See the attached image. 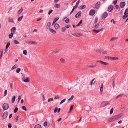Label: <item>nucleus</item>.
I'll use <instances>...</instances> for the list:
<instances>
[{"label":"nucleus","instance_id":"9d476101","mask_svg":"<svg viewBox=\"0 0 128 128\" xmlns=\"http://www.w3.org/2000/svg\"><path fill=\"white\" fill-rule=\"evenodd\" d=\"M122 115L123 114H121L115 116L116 120V119L121 117L122 116Z\"/></svg>","mask_w":128,"mask_h":128},{"label":"nucleus","instance_id":"a211bd4d","mask_svg":"<svg viewBox=\"0 0 128 128\" xmlns=\"http://www.w3.org/2000/svg\"><path fill=\"white\" fill-rule=\"evenodd\" d=\"M64 20H65V22L66 23H68V22L70 21V20L68 18L66 17L64 18Z\"/></svg>","mask_w":128,"mask_h":128},{"label":"nucleus","instance_id":"f8f14e48","mask_svg":"<svg viewBox=\"0 0 128 128\" xmlns=\"http://www.w3.org/2000/svg\"><path fill=\"white\" fill-rule=\"evenodd\" d=\"M27 42L32 44H37V43L36 42H33L32 41H28Z\"/></svg>","mask_w":128,"mask_h":128},{"label":"nucleus","instance_id":"6ab92c4d","mask_svg":"<svg viewBox=\"0 0 128 128\" xmlns=\"http://www.w3.org/2000/svg\"><path fill=\"white\" fill-rule=\"evenodd\" d=\"M49 30L50 32L54 34H55L56 33V31L52 28H49Z\"/></svg>","mask_w":128,"mask_h":128},{"label":"nucleus","instance_id":"f03ea898","mask_svg":"<svg viewBox=\"0 0 128 128\" xmlns=\"http://www.w3.org/2000/svg\"><path fill=\"white\" fill-rule=\"evenodd\" d=\"M8 113V112H4L2 116V118L4 119H5L7 117Z\"/></svg>","mask_w":128,"mask_h":128},{"label":"nucleus","instance_id":"f257e3e1","mask_svg":"<svg viewBox=\"0 0 128 128\" xmlns=\"http://www.w3.org/2000/svg\"><path fill=\"white\" fill-rule=\"evenodd\" d=\"M9 107L8 104L7 103H4L2 106L3 109L4 110H8Z\"/></svg>","mask_w":128,"mask_h":128},{"label":"nucleus","instance_id":"de8ad7c7","mask_svg":"<svg viewBox=\"0 0 128 128\" xmlns=\"http://www.w3.org/2000/svg\"><path fill=\"white\" fill-rule=\"evenodd\" d=\"M22 109L24 110L25 111H27V109L25 106H22Z\"/></svg>","mask_w":128,"mask_h":128},{"label":"nucleus","instance_id":"aec40b11","mask_svg":"<svg viewBox=\"0 0 128 128\" xmlns=\"http://www.w3.org/2000/svg\"><path fill=\"white\" fill-rule=\"evenodd\" d=\"M56 22V18H55L54 19V21L52 23V25L54 26V27L56 29V24H55Z\"/></svg>","mask_w":128,"mask_h":128},{"label":"nucleus","instance_id":"864d4df0","mask_svg":"<svg viewBox=\"0 0 128 128\" xmlns=\"http://www.w3.org/2000/svg\"><path fill=\"white\" fill-rule=\"evenodd\" d=\"M116 9L118 10H120V7L118 5H116Z\"/></svg>","mask_w":128,"mask_h":128},{"label":"nucleus","instance_id":"72a5a7b5","mask_svg":"<svg viewBox=\"0 0 128 128\" xmlns=\"http://www.w3.org/2000/svg\"><path fill=\"white\" fill-rule=\"evenodd\" d=\"M13 33H11L9 35V37L10 38H12L13 36Z\"/></svg>","mask_w":128,"mask_h":128},{"label":"nucleus","instance_id":"393cba45","mask_svg":"<svg viewBox=\"0 0 128 128\" xmlns=\"http://www.w3.org/2000/svg\"><path fill=\"white\" fill-rule=\"evenodd\" d=\"M16 97L15 96H14L12 98V103H14L15 102Z\"/></svg>","mask_w":128,"mask_h":128},{"label":"nucleus","instance_id":"c756f323","mask_svg":"<svg viewBox=\"0 0 128 128\" xmlns=\"http://www.w3.org/2000/svg\"><path fill=\"white\" fill-rule=\"evenodd\" d=\"M80 34H72V35L74 36H77V37H79L80 36H79V35H80Z\"/></svg>","mask_w":128,"mask_h":128},{"label":"nucleus","instance_id":"c85d7f7f","mask_svg":"<svg viewBox=\"0 0 128 128\" xmlns=\"http://www.w3.org/2000/svg\"><path fill=\"white\" fill-rule=\"evenodd\" d=\"M108 53V52L106 50H103L102 54H107Z\"/></svg>","mask_w":128,"mask_h":128},{"label":"nucleus","instance_id":"69168bd1","mask_svg":"<svg viewBox=\"0 0 128 128\" xmlns=\"http://www.w3.org/2000/svg\"><path fill=\"white\" fill-rule=\"evenodd\" d=\"M53 100V99L52 98H50L48 100V102H49L51 101H52Z\"/></svg>","mask_w":128,"mask_h":128},{"label":"nucleus","instance_id":"4d7b16f0","mask_svg":"<svg viewBox=\"0 0 128 128\" xmlns=\"http://www.w3.org/2000/svg\"><path fill=\"white\" fill-rule=\"evenodd\" d=\"M111 22L112 23V22H113V23L114 24H115L116 23V22L114 21V20L112 19L111 21Z\"/></svg>","mask_w":128,"mask_h":128},{"label":"nucleus","instance_id":"58836bf2","mask_svg":"<svg viewBox=\"0 0 128 128\" xmlns=\"http://www.w3.org/2000/svg\"><path fill=\"white\" fill-rule=\"evenodd\" d=\"M24 81L25 82H29V80L28 78H26L24 80Z\"/></svg>","mask_w":128,"mask_h":128},{"label":"nucleus","instance_id":"8fccbe9b","mask_svg":"<svg viewBox=\"0 0 128 128\" xmlns=\"http://www.w3.org/2000/svg\"><path fill=\"white\" fill-rule=\"evenodd\" d=\"M7 90H5L4 92V96H6L7 94Z\"/></svg>","mask_w":128,"mask_h":128},{"label":"nucleus","instance_id":"79ce46f5","mask_svg":"<svg viewBox=\"0 0 128 128\" xmlns=\"http://www.w3.org/2000/svg\"><path fill=\"white\" fill-rule=\"evenodd\" d=\"M114 112V109L113 108H112L110 110V114H112Z\"/></svg>","mask_w":128,"mask_h":128},{"label":"nucleus","instance_id":"473e14b6","mask_svg":"<svg viewBox=\"0 0 128 128\" xmlns=\"http://www.w3.org/2000/svg\"><path fill=\"white\" fill-rule=\"evenodd\" d=\"M14 43L15 44H19L20 42L16 40H15L14 41Z\"/></svg>","mask_w":128,"mask_h":128},{"label":"nucleus","instance_id":"7ed1b4c3","mask_svg":"<svg viewBox=\"0 0 128 128\" xmlns=\"http://www.w3.org/2000/svg\"><path fill=\"white\" fill-rule=\"evenodd\" d=\"M108 104V103L107 102H103L101 104V106L102 107H103L107 106Z\"/></svg>","mask_w":128,"mask_h":128},{"label":"nucleus","instance_id":"7c9ffc66","mask_svg":"<svg viewBox=\"0 0 128 128\" xmlns=\"http://www.w3.org/2000/svg\"><path fill=\"white\" fill-rule=\"evenodd\" d=\"M8 21L10 22H13V21L12 19L11 18H10L8 20Z\"/></svg>","mask_w":128,"mask_h":128},{"label":"nucleus","instance_id":"a18cd8bd","mask_svg":"<svg viewBox=\"0 0 128 128\" xmlns=\"http://www.w3.org/2000/svg\"><path fill=\"white\" fill-rule=\"evenodd\" d=\"M18 110V108H16L14 110V113H16Z\"/></svg>","mask_w":128,"mask_h":128},{"label":"nucleus","instance_id":"49530a36","mask_svg":"<svg viewBox=\"0 0 128 128\" xmlns=\"http://www.w3.org/2000/svg\"><path fill=\"white\" fill-rule=\"evenodd\" d=\"M103 30V28H102L101 29H100L98 30H96V32L97 33H98L99 32H100L102 30Z\"/></svg>","mask_w":128,"mask_h":128},{"label":"nucleus","instance_id":"9b49d317","mask_svg":"<svg viewBox=\"0 0 128 128\" xmlns=\"http://www.w3.org/2000/svg\"><path fill=\"white\" fill-rule=\"evenodd\" d=\"M122 115L123 114H121L115 116L116 120V119L121 117L122 116Z\"/></svg>","mask_w":128,"mask_h":128},{"label":"nucleus","instance_id":"0e129e2a","mask_svg":"<svg viewBox=\"0 0 128 128\" xmlns=\"http://www.w3.org/2000/svg\"><path fill=\"white\" fill-rule=\"evenodd\" d=\"M19 116H18L16 117V122H17L18 121V118H19Z\"/></svg>","mask_w":128,"mask_h":128},{"label":"nucleus","instance_id":"6e6d98bb","mask_svg":"<svg viewBox=\"0 0 128 128\" xmlns=\"http://www.w3.org/2000/svg\"><path fill=\"white\" fill-rule=\"evenodd\" d=\"M10 88L11 89V90H12L13 89L12 84V83H10Z\"/></svg>","mask_w":128,"mask_h":128},{"label":"nucleus","instance_id":"5701e85b","mask_svg":"<svg viewBox=\"0 0 128 128\" xmlns=\"http://www.w3.org/2000/svg\"><path fill=\"white\" fill-rule=\"evenodd\" d=\"M118 58L117 57L116 58H114L113 57H110V60H118Z\"/></svg>","mask_w":128,"mask_h":128},{"label":"nucleus","instance_id":"603ef678","mask_svg":"<svg viewBox=\"0 0 128 128\" xmlns=\"http://www.w3.org/2000/svg\"><path fill=\"white\" fill-rule=\"evenodd\" d=\"M27 54V52L26 50H24L23 51V54L24 55H26Z\"/></svg>","mask_w":128,"mask_h":128},{"label":"nucleus","instance_id":"338daca9","mask_svg":"<svg viewBox=\"0 0 128 128\" xmlns=\"http://www.w3.org/2000/svg\"><path fill=\"white\" fill-rule=\"evenodd\" d=\"M75 7L74 6V8H73V9L72 10V11L70 12V14H71L74 11V9H75Z\"/></svg>","mask_w":128,"mask_h":128},{"label":"nucleus","instance_id":"0eeeda50","mask_svg":"<svg viewBox=\"0 0 128 128\" xmlns=\"http://www.w3.org/2000/svg\"><path fill=\"white\" fill-rule=\"evenodd\" d=\"M114 8L113 6H110L108 9V11L110 12H111L112 10Z\"/></svg>","mask_w":128,"mask_h":128},{"label":"nucleus","instance_id":"e433bc0d","mask_svg":"<svg viewBox=\"0 0 128 128\" xmlns=\"http://www.w3.org/2000/svg\"><path fill=\"white\" fill-rule=\"evenodd\" d=\"M118 38H112L110 40V41H114L116 40Z\"/></svg>","mask_w":128,"mask_h":128},{"label":"nucleus","instance_id":"cd10ccee","mask_svg":"<svg viewBox=\"0 0 128 128\" xmlns=\"http://www.w3.org/2000/svg\"><path fill=\"white\" fill-rule=\"evenodd\" d=\"M23 10V9L22 8H21L20 10L18 12V14H21Z\"/></svg>","mask_w":128,"mask_h":128},{"label":"nucleus","instance_id":"2f4dec72","mask_svg":"<svg viewBox=\"0 0 128 128\" xmlns=\"http://www.w3.org/2000/svg\"><path fill=\"white\" fill-rule=\"evenodd\" d=\"M23 17V16H22L21 17H20L18 19V21L19 22H20L21 21V20L22 19Z\"/></svg>","mask_w":128,"mask_h":128},{"label":"nucleus","instance_id":"4c0bfd02","mask_svg":"<svg viewBox=\"0 0 128 128\" xmlns=\"http://www.w3.org/2000/svg\"><path fill=\"white\" fill-rule=\"evenodd\" d=\"M66 100L65 99L62 100L60 103V104L61 105Z\"/></svg>","mask_w":128,"mask_h":128},{"label":"nucleus","instance_id":"37998d69","mask_svg":"<svg viewBox=\"0 0 128 128\" xmlns=\"http://www.w3.org/2000/svg\"><path fill=\"white\" fill-rule=\"evenodd\" d=\"M82 20L80 21V22L76 26H80V24H82Z\"/></svg>","mask_w":128,"mask_h":128},{"label":"nucleus","instance_id":"4468645a","mask_svg":"<svg viewBox=\"0 0 128 128\" xmlns=\"http://www.w3.org/2000/svg\"><path fill=\"white\" fill-rule=\"evenodd\" d=\"M124 15L122 17V18L123 19H125L128 16V13H126L125 12H124Z\"/></svg>","mask_w":128,"mask_h":128},{"label":"nucleus","instance_id":"774afa93","mask_svg":"<svg viewBox=\"0 0 128 128\" xmlns=\"http://www.w3.org/2000/svg\"><path fill=\"white\" fill-rule=\"evenodd\" d=\"M117 1H118V0H116L115 1H114L113 2V3L114 4V5L116 4V3L117 2Z\"/></svg>","mask_w":128,"mask_h":128},{"label":"nucleus","instance_id":"2eb2a0df","mask_svg":"<svg viewBox=\"0 0 128 128\" xmlns=\"http://www.w3.org/2000/svg\"><path fill=\"white\" fill-rule=\"evenodd\" d=\"M100 2H97L96 4L95 8H98L100 6Z\"/></svg>","mask_w":128,"mask_h":128},{"label":"nucleus","instance_id":"3c124183","mask_svg":"<svg viewBox=\"0 0 128 128\" xmlns=\"http://www.w3.org/2000/svg\"><path fill=\"white\" fill-rule=\"evenodd\" d=\"M47 122H45L44 124V127H46L47 126Z\"/></svg>","mask_w":128,"mask_h":128},{"label":"nucleus","instance_id":"dca6fc26","mask_svg":"<svg viewBox=\"0 0 128 128\" xmlns=\"http://www.w3.org/2000/svg\"><path fill=\"white\" fill-rule=\"evenodd\" d=\"M104 85L102 84L101 86V87L100 89L101 94H102L103 90Z\"/></svg>","mask_w":128,"mask_h":128},{"label":"nucleus","instance_id":"20e7f679","mask_svg":"<svg viewBox=\"0 0 128 128\" xmlns=\"http://www.w3.org/2000/svg\"><path fill=\"white\" fill-rule=\"evenodd\" d=\"M116 119L115 116H112L110 118H109L108 120V122H111L116 120Z\"/></svg>","mask_w":128,"mask_h":128},{"label":"nucleus","instance_id":"680f3d73","mask_svg":"<svg viewBox=\"0 0 128 128\" xmlns=\"http://www.w3.org/2000/svg\"><path fill=\"white\" fill-rule=\"evenodd\" d=\"M108 64V63L106 62H104L103 64L104 65H107Z\"/></svg>","mask_w":128,"mask_h":128},{"label":"nucleus","instance_id":"1a4fd4ad","mask_svg":"<svg viewBox=\"0 0 128 128\" xmlns=\"http://www.w3.org/2000/svg\"><path fill=\"white\" fill-rule=\"evenodd\" d=\"M96 82V81H95V78L93 79L90 82V86H92V84H94Z\"/></svg>","mask_w":128,"mask_h":128},{"label":"nucleus","instance_id":"c9c22d12","mask_svg":"<svg viewBox=\"0 0 128 128\" xmlns=\"http://www.w3.org/2000/svg\"><path fill=\"white\" fill-rule=\"evenodd\" d=\"M66 30V28H65L64 27L62 28L61 31L62 32H64Z\"/></svg>","mask_w":128,"mask_h":128},{"label":"nucleus","instance_id":"f704fd0d","mask_svg":"<svg viewBox=\"0 0 128 128\" xmlns=\"http://www.w3.org/2000/svg\"><path fill=\"white\" fill-rule=\"evenodd\" d=\"M21 69L20 68H18L16 70V72L17 73H18L20 71Z\"/></svg>","mask_w":128,"mask_h":128},{"label":"nucleus","instance_id":"a878e982","mask_svg":"<svg viewBox=\"0 0 128 128\" xmlns=\"http://www.w3.org/2000/svg\"><path fill=\"white\" fill-rule=\"evenodd\" d=\"M74 98V96L73 95H72L71 98H70L69 99H68V102H70L71 100H72L73 98Z\"/></svg>","mask_w":128,"mask_h":128},{"label":"nucleus","instance_id":"e2e57ef3","mask_svg":"<svg viewBox=\"0 0 128 128\" xmlns=\"http://www.w3.org/2000/svg\"><path fill=\"white\" fill-rule=\"evenodd\" d=\"M8 128H11L12 127V126L10 124H8Z\"/></svg>","mask_w":128,"mask_h":128},{"label":"nucleus","instance_id":"052dcab7","mask_svg":"<svg viewBox=\"0 0 128 128\" xmlns=\"http://www.w3.org/2000/svg\"><path fill=\"white\" fill-rule=\"evenodd\" d=\"M53 12V10H50V11L48 13V14L49 15H50L51 14L52 12Z\"/></svg>","mask_w":128,"mask_h":128},{"label":"nucleus","instance_id":"f3484780","mask_svg":"<svg viewBox=\"0 0 128 128\" xmlns=\"http://www.w3.org/2000/svg\"><path fill=\"white\" fill-rule=\"evenodd\" d=\"M16 31V28L15 27L13 28L11 30V33H14Z\"/></svg>","mask_w":128,"mask_h":128},{"label":"nucleus","instance_id":"a19ab883","mask_svg":"<svg viewBox=\"0 0 128 128\" xmlns=\"http://www.w3.org/2000/svg\"><path fill=\"white\" fill-rule=\"evenodd\" d=\"M10 43H8L7 44L6 46V49H7L9 47V46L10 45Z\"/></svg>","mask_w":128,"mask_h":128},{"label":"nucleus","instance_id":"4be33fe9","mask_svg":"<svg viewBox=\"0 0 128 128\" xmlns=\"http://www.w3.org/2000/svg\"><path fill=\"white\" fill-rule=\"evenodd\" d=\"M51 24V23L50 22H49L48 23L46 26V28L47 29H48L50 28Z\"/></svg>","mask_w":128,"mask_h":128},{"label":"nucleus","instance_id":"13d9d810","mask_svg":"<svg viewBox=\"0 0 128 128\" xmlns=\"http://www.w3.org/2000/svg\"><path fill=\"white\" fill-rule=\"evenodd\" d=\"M22 96H19L18 98V102H19L21 100Z\"/></svg>","mask_w":128,"mask_h":128},{"label":"nucleus","instance_id":"5fc2aeb1","mask_svg":"<svg viewBox=\"0 0 128 128\" xmlns=\"http://www.w3.org/2000/svg\"><path fill=\"white\" fill-rule=\"evenodd\" d=\"M60 108H56V112L57 111L58 113H59L60 112Z\"/></svg>","mask_w":128,"mask_h":128},{"label":"nucleus","instance_id":"ddd939ff","mask_svg":"<svg viewBox=\"0 0 128 128\" xmlns=\"http://www.w3.org/2000/svg\"><path fill=\"white\" fill-rule=\"evenodd\" d=\"M108 16V13L106 12H104L102 14V18H106Z\"/></svg>","mask_w":128,"mask_h":128},{"label":"nucleus","instance_id":"09e8293b","mask_svg":"<svg viewBox=\"0 0 128 128\" xmlns=\"http://www.w3.org/2000/svg\"><path fill=\"white\" fill-rule=\"evenodd\" d=\"M80 8L82 9H84L86 8V6L85 5H83L80 6Z\"/></svg>","mask_w":128,"mask_h":128},{"label":"nucleus","instance_id":"bf43d9fd","mask_svg":"<svg viewBox=\"0 0 128 128\" xmlns=\"http://www.w3.org/2000/svg\"><path fill=\"white\" fill-rule=\"evenodd\" d=\"M60 61L61 62L64 63V62L65 60L64 59L61 58L60 59Z\"/></svg>","mask_w":128,"mask_h":128},{"label":"nucleus","instance_id":"6e6552de","mask_svg":"<svg viewBox=\"0 0 128 128\" xmlns=\"http://www.w3.org/2000/svg\"><path fill=\"white\" fill-rule=\"evenodd\" d=\"M126 5V3L124 2H121L120 4V7L122 8H123Z\"/></svg>","mask_w":128,"mask_h":128},{"label":"nucleus","instance_id":"423d86ee","mask_svg":"<svg viewBox=\"0 0 128 128\" xmlns=\"http://www.w3.org/2000/svg\"><path fill=\"white\" fill-rule=\"evenodd\" d=\"M82 12H79L75 16V17L77 18H79L81 16Z\"/></svg>","mask_w":128,"mask_h":128},{"label":"nucleus","instance_id":"bb28decb","mask_svg":"<svg viewBox=\"0 0 128 128\" xmlns=\"http://www.w3.org/2000/svg\"><path fill=\"white\" fill-rule=\"evenodd\" d=\"M126 108V106H124L120 110V111L121 112H122L125 110Z\"/></svg>","mask_w":128,"mask_h":128},{"label":"nucleus","instance_id":"b1692460","mask_svg":"<svg viewBox=\"0 0 128 128\" xmlns=\"http://www.w3.org/2000/svg\"><path fill=\"white\" fill-rule=\"evenodd\" d=\"M34 128H42L40 125V124H37L35 126Z\"/></svg>","mask_w":128,"mask_h":128},{"label":"nucleus","instance_id":"c03bdc74","mask_svg":"<svg viewBox=\"0 0 128 128\" xmlns=\"http://www.w3.org/2000/svg\"><path fill=\"white\" fill-rule=\"evenodd\" d=\"M99 26V24H98L95 25L94 28L96 29H97L98 28Z\"/></svg>","mask_w":128,"mask_h":128},{"label":"nucleus","instance_id":"ea45409f","mask_svg":"<svg viewBox=\"0 0 128 128\" xmlns=\"http://www.w3.org/2000/svg\"><path fill=\"white\" fill-rule=\"evenodd\" d=\"M60 4H56V8H60Z\"/></svg>","mask_w":128,"mask_h":128},{"label":"nucleus","instance_id":"412c9836","mask_svg":"<svg viewBox=\"0 0 128 128\" xmlns=\"http://www.w3.org/2000/svg\"><path fill=\"white\" fill-rule=\"evenodd\" d=\"M18 68V66L17 64H15L14 66L12 68V70H13L15 69L16 68Z\"/></svg>","mask_w":128,"mask_h":128},{"label":"nucleus","instance_id":"39448f33","mask_svg":"<svg viewBox=\"0 0 128 128\" xmlns=\"http://www.w3.org/2000/svg\"><path fill=\"white\" fill-rule=\"evenodd\" d=\"M96 12L95 10L92 9L89 12V15L92 16H93L94 14H95Z\"/></svg>","mask_w":128,"mask_h":128}]
</instances>
